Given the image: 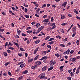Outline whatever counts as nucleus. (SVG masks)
<instances>
[{
  "mask_svg": "<svg viewBox=\"0 0 80 80\" xmlns=\"http://www.w3.org/2000/svg\"><path fill=\"white\" fill-rule=\"evenodd\" d=\"M50 67H52V66H53V65H55V63H56V62L55 61H53L52 60L50 61Z\"/></svg>",
  "mask_w": 80,
  "mask_h": 80,
  "instance_id": "1",
  "label": "nucleus"
},
{
  "mask_svg": "<svg viewBox=\"0 0 80 80\" xmlns=\"http://www.w3.org/2000/svg\"><path fill=\"white\" fill-rule=\"evenodd\" d=\"M38 77L40 78V79H43V78H45V77L44 75H43V74H40Z\"/></svg>",
  "mask_w": 80,
  "mask_h": 80,
  "instance_id": "2",
  "label": "nucleus"
},
{
  "mask_svg": "<svg viewBox=\"0 0 80 80\" xmlns=\"http://www.w3.org/2000/svg\"><path fill=\"white\" fill-rule=\"evenodd\" d=\"M41 63H42V62L38 61H37L35 63V65H40L41 64Z\"/></svg>",
  "mask_w": 80,
  "mask_h": 80,
  "instance_id": "3",
  "label": "nucleus"
},
{
  "mask_svg": "<svg viewBox=\"0 0 80 80\" xmlns=\"http://www.w3.org/2000/svg\"><path fill=\"white\" fill-rule=\"evenodd\" d=\"M43 28H44V27L43 26H41L38 29V31L39 32H40L41 30H42V29H43Z\"/></svg>",
  "mask_w": 80,
  "mask_h": 80,
  "instance_id": "4",
  "label": "nucleus"
},
{
  "mask_svg": "<svg viewBox=\"0 0 80 80\" xmlns=\"http://www.w3.org/2000/svg\"><path fill=\"white\" fill-rule=\"evenodd\" d=\"M47 66H45L43 67L42 69V71L44 72V71L46 70H47Z\"/></svg>",
  "mask_w": 80,
  "mask_h": 80,
  "instance_id": "5",
  "label": "nucleus"
},
{
  "mask_svg": "<svg viewBox=\"0 0 80 80\" xmlns=\"http://www.w3.org/2000/svg\"><path fill=\"white\" fill-rule=\"evenodd\" d=\"M48 20H49L48 19H46L44 20L43 21V22H44V23H47V22H48Z\"/></svg>",
  "mask_w": 80,
  "mask_h": 80,
  "instance_id": "6",
  "label": "nucleus"
},
{
  "mask_svg": "<svg viewBox=\"0 0 80 80\" xmlns=\"http://www.w3.org/2000/svg\"><path fill=\"white\" fill-rule=\"evenodd\" d=\"M17 32H18V35H20V33L21 32V31L20 30L18 29H17Z\"/></svg>",
  "mask_w": 80,
  "mask_h": 80,
  "instance_id": "7",
  "label": "nucleus"
},
{
  "mask_svg": "<svg viewBox=\"0 0 80 80\" xmlns=\"http://www.w3.org/2000/svg\"><path fill=\"white\" fill-rule=\"evenodd\" d=\"M47 58H48V57L47 56L46 57V56H44L43 57H42L41 59V60H43L44 59H47Z\"/></svg>",
  "mask_w": 80,
  "mask_h": 80,
  "instance_id": "8",
  "label": "nucleus"
},
{
  "mask_svg": "<svg viewBox=\"0 0 80 80\" xmlns=\"http://www.w3.org/2000/svg\"><path fill=\"white\" fill-rule=\"evenodd\" d=\"M33 60V58H31L29 59L28 61V63H30V62H32Z\"/></svg>",
  "mask_w": 80,
  "mask_h": 80,
  "instance_id": "9",
  "label": "nucleus"
},
{
  "mask_svg": "<svg viewBox=\"0 0 80 80\" xmlns=\"http://www.w3.org/2000/svg\"><path fill=\"white\" fill-rule=\"evenodd\" d=\"M38 47L34 51V54H35L36 53H37L38 51Z\"/></svg>",
  "mask_w": 80,
  "mask_h": 80,
  "instance_id": "10",
  "label": "nucleus"
},
{
  "mask_svg": "<svg viewBox=\"0 0 80 80\" xmlns=\"http://www.w3.org/2000/svg\"><path fill=\"white\" fill-rule=\"evenodd\" d=\"M20 67L21 68H23L24 67H25V64L24 63L23 64L21 65Z\"/></svg>",
  "mask_w": 80,
  "mask_h": 80,
  "instance_id": "11",
  "label": "nucleus"
},
{
  "mask_svg": "<svg viewBox=\"0 0 80 80\" xmlns=\"http://www.w3.org/2000/svg\"><path fill=\"white\" fill-rule=\"evenodd\" d=\"M37 65H36L34 66L31 67V69H34V68H36L37 67Z\"/></svg>",
  "mask_w": 80,
  "mask_h": 80,
  "instance_id": "12",
  "label": "nucleus"
},
{
  "mask_svg": "<svg viewBox=\"0 0 80 80\" xmlns=\"http://www.w3.org/2000/svg\"><path fill=\"white\" fill-rule=\"evenodd\" d=\"M72 31L74 32H75V31H76V27H74L72 29Z\"/></svg>",
  "mask_w": 80,
  "mask_h": 80,
  "instance_id": "13",
  "label": "nucleus"
},
{
  "mask_svg": "<svg viewBox=\"0 0 80 80\" xmlns=\"http://www.w3.org/2000/svg\"><path fill=\"white\" fill-rule=\"evenodd\" d=\"M40 40H38L36 41H35V43L36 44H37L38 43H39V42H40Z\"/></svg>",
  "mask_w": 80,
  "mask_h": 80,
  "instance_id": "14",
  "label": "nucleus"
},
{
  "mask_svg": "<svg viewBox=\"0 0 80 80\" xmlns=\"http://www.w3.org/2000/svg\"><path fill=\"white\" fill-rule=\"evenodd\" d=\"M28 73V71L25 70L22 72V74H26V73Z\"/></svg>",
  "mask_w": 80,
  "mask_h": 80,
  "instance_id": "15",
  "label": "nucleus"
},
{
  "mask_svg": "<svg viewBox=\"0 0 80 80\" xmlns=\"http://www.w3.org/2000/svg\"><path fill=\"white\" fill-rule=\"evenodd\" d=\"M67 2H65L62 5V6H63L64 7H65V6H66V5H67Z\"/></svg>",
  "mask_w": 80,
  "mask_h": 80,
  "instance_id": "16",
  "label": "nucleus"
},
{
  "mask_svg": "<svg viewBox=\"0 0 80 80\" xmlns=\"http://www.w3.org/2000/svg\"><path fill=\"white\" fill-rule=\"evenodd\" d=\"M3 54L4 55L5 57H6V56H7V52H4Z\"/></svg>",
  "mask_w": 80,
  "mask_h": 80,
  "instance_id": "17",
  "label": "nucleus"
},
{
  "mask_svg": "<svg viewBox=\"0 0 80 80\" xmlns=\"http://www.w3.org/2000/svg\"><path fill=\"white\" fill-rule=\"evenodd\" d=\"M39 56L38 55H37L36 57L34 58V60H37V58H38Z\"/></svg>",
  "mask_w": 80,
  "mask_h": 80,
  "instance_id": "18",
  "label": "nucleus"
},
{
  "mask_svg": "<svg viewBox=\"0 0 80 80\" xmlns=\"http://www.w3.org/2000/svg\"><path fill=\"white\" fill-rule=\"evenodd\" d=\"M54 39L53 38H51L49 40H48V41L49 42H50V41H52V40H54Z\"/></svg>",
  "mask_w": 80,
  "mask_h": 80,
  "instance_id": "19",
  "label": "nucleus"
},
{
  "mask_svg": "<svg viewBox=\"0 0 80 80\" xmlns=\"http://www.w3.org/2000/svg\"><path fill=\"white\" fill-rule=\"evenodd\" d=\"M20 50L22 51V52H25V50L23 49V48H20Z\"/></svg>",
  "mask_w": 80,
  "mask_h": 80,
  "instance_id": "20",
  "label": "nucleus"
},
{
  "mask_svg": "<svg viewBox=\"0 0 80 80\" xmlns=\"http://www.w3.org/2000/svg\"><path fill=\"white\" fill-rule=\"evenodd\" d=\"M67 24V23H64L61 24V25H62V26H64L65 25H66Z\"/></svg>",
  "mask_w": 80,
  "mask_h": 80,
  "instance_id": "21",
  "label": "nucleus"
},
{
  "mask_svg": "<svg viewBox=\"0 0 80 80\" xmlns=\"http://www.w3.org/2000/svg\"><path fill=\"white\" fill-rule=\"evenodd\" d=\"M49 38H50V36H48L46 38L45 40H48V39H49Z\"/></svg>",
  "mask_w": 80,
  "mask_h": 80,
  "instance_id": "22",
  "label": "nucleus"
},
{
  "mask_svg": "<svg viewBox=\"0 0 80 80\" xmlns=\"http://www.w3.org/2000/svg\"><path fill=\"white\" fill-rule=\"evenodd\" d=\"M53 68V67L50 68L48 69V71H49V70H52Z\"/></svg>",
  "mask_w": 80,
  "mask_h": 80,
  "instance_id": "23",
  "label": "nucleus"
},
{
  "mask_svg": "<svg viewBox=\"0 0 80 80\" xmlns=\"http://www.w3.org/2000/svg\"><path fill=\"white\" fill-rule=\"evenodd\" d=\"M56 38H59V39H60L62 38V37L60 36H59V35L56 36Z\"/></svg>",
  "mask_w": 80,
  "mask_h": 80,
  "instance_id": "24",
  "label": "nucleus"
},
{
  "mask_svg": "<svg viewBox=\"0 0 80 80\" xmlns=\"http://www.w3.org/2000/svg\"><path fill=\"white\" fill-rule=\"evenodd\" d=\"M75 35H76V32H73V34L72 35V37H75Z\"/></svg>",
  "mask_w": 80,
  "mask_h": 80,
  "instance_id": "25",
  "label": "nucleus"
},
{
  "mask_svg": "<svg viewBox=\"0 0 80 80\" xmlns=\"http://www.w3.org/2000/svg\"><path fill=\"white\" fill-rule=\"evenodd\" d=\"M43 62L44 63H48V62L47 61V60L45 59L43 61Z\"/></svg>",
  "mask_w": 80,
  "mask_h": 80,
  "instance_id": "26",
  "label": "nucleus"
},
{
  "mask_svg": "<svg viewBox=\"0 0 80 80\" xmlns=\"http://www.w3.org/2000/svg\"><path fill=\"white\" fill-rule=\"evenodd\" d=\"M27 33H32V30H31L30 31L29 30H28L27 32Z\"/></svg>",
  "mask_w": 80,
  "mask_h": 80,
  "instance_id": "27",
  "label": "nucleus"
},
{
  "mask_svg": "<svg viewBox=\"0 0 80 80\" xmlns=\"http://www.w3.org/2000/svg\"><path fill=\"white\" fill-rule=\"evenodd\" d=\"M8 49L12 50H14V48H13V47H9Z\"/></svg>",
  "mask_w": 80,
  "mask_h": 80,
  "instance_id": "28",
  "label": "nucleus"
},
{
  "mask_svg": "<svg viewBox=\"0 0 80 80\" xmlns=\"http://www.w3.org/2000/svg\"><path fill=\"white\" fill-rule=\"evenodd\" d=\"M74 11L75 13H77V14H78V12L77 11V10H76V9H74Z\"/></svg>",
  "mask_w": 80,
  "mask_h": 80,
  "instance_id": "29",
  "label": "nucleus"
},
{
  "mask_svg": "<svg viewBox=\"0 0 80 80\" xmlns=\"http://www.w3.org/2000/svg\"><path fill=\"white\" fill-rule=\"evenodd\" d=\"M55 56H56V57H60V54H58V53H57L56 54H55Z\"/></svg>",
  "mask_w": 80,
  "mask_h": 80,
  "instance_id": "30",
  "label": "nucleus"
},
{
  "mask_svg": "<svg viewBox=\"0 0 80 80\" xmlns=\"http://www.w3.org/2000/svg\"><path fill=\"white\" fill-rule=\"evenodd\" d=\"M40 23H37L36 25V27H39V26H40Z\"/></svg>",
  "mask_w": 80,
  "mask_h": 80,
  "instance_id": "31",
  "label": "nucleus"
},
{
  "mask_svg": "<svg viewBox=\"0 0 80 80\" xmlns=\"http://www.w3.org/2000/svg\"><path fill=\"white\" fill-rule=\"evenodd\" d=\"M39 11H40V8H38V9L36 11V12L37 13H38V12H39Z\"/></svg>",
  "mask_w": 80,
  "mask_h": 80,
  "instance_id": "32",
  "label": "nucleus"
},
{
  "mask_svg": "<svg viewBox=\"0 0 80 80\" xmlns=\"http://www.w3.org/2000/svg\"><path fill=\"white\" fill-rule=\"evenodd\" d=\"M8 64H10V62H7L5 64V66H7Z\"/></svg>",
  "mask_w": 80,
  "mask_h": 80,
  "instance_id": "33",
  "label": "nucleus"
},
{
  "mask_svg": "<svg viewBox=\"0 0 80 80\" xmlns=\"http://www.w3.org/2000/svg\"><path fill=\"white\" fill-rule=\"evenodd\" d=\"M76 60V58H72V62H74Z\"/></svg>",
  "mask_w": 80,
  "mask_h": 80,
  "instance_id": "34",
  "label": "nucleus"
},
{
  "mask_svg": "<svg viewBox=\"0 0 80 80\" xmlns=\"http://www.w3.org/2000/svg\"><path fill=\"white\" fill-rule=\"evenodd\" d=\"M46 4H44L42 6V8H44V7H46Z\"/></svg>",
  "mask_w": 80,
  "mask_h": 80,
  "instance_id": "35",
  "label": "nucleus"
},
{
  "mask_svg": "<svg viewBox=\"0 0 80 80\" xmlns=\"http://www.w3.org/2000/svg\"><path fill=\"white\" fill-rule=\"evenodd\" d=\"M14 45H15L16 46H18V43L17 42H14Z\"/></svg>",
  "mask_w": 80,
  "mask_h": 80,
  "instance_id": "36",
  "label": "nucleus"
},
{
  "mask_svg": "<svg viewBox=\"0 0 80 80\" xmlns=\"http://www.w3.org/2000/svg\"><path fill=\"white\" fill-rule=\"evenodd\" d=\"M65 18V16L63 15L61 16V19H64Z\"/></svg>",
  "mask_w": 80,
  "mask_h": 80,
  "instance_id": "37",
  "label": "nucleus"
},
{
  "mask_svg": "<svg viewBox=\"0 0 80 80\" xmlns=\"http://www.w3.org/2000/svg\"><path fill=\"white\" fill-rule=\"evenodd\" d=\"M54 43V42L53 41H51L49 42V43L50 45H52V44H53Z\"/></svg>",
  "mask_w": 80,
  "mask_h": 80,
  "instance_id": "38",
  "label": "nucleus"
},
{
  "mask_svg": "<svg viewBox=\"0 0 80 80\" xmlns=\"http://www.w3.org/2000/svg\"><path fill=\"white\" fill-rule=\"evenodd\" d=\"M61 47H65V46L63 44H60Z\"/></svg>",
  "mask_w": 80,
  "mask_h": 80,
  "instance_id": "39",
  "label": "nucleus"
},
{
  "mask_svg": "<svg viewBox=\"0 0 80 80\" xmlns=\"http://www.w3.org/2000/svg\"><path fill=\"white\" fill-rule=\"evenodd\" d=\"M70 50L68 49L67 50V52H68V54H69V53H70Z\"/></svg>",
  "mask_w": 80,
  "mask_h": 80,
  "instance_id": "40",
  "label": "nucleus"
},
{
  "mask_svg": "<svg viewBox=\"0 0 80 80\" xmlns=\"http://www.w3.org/2000/svg\"><path fill=\"white\" fill-rule=\"evenodd\" d=\"M79 69H77V71H76V73L77 74H78V73H79Z\"/></svg>",
  "mask_w": 80,
  "mask_h": 80,
  "instance_id": "41",
  "label": "nucleus"
},
{
  "mask_svg": "<svg viewBox=\"0 0 80 80\" xmlns=\"http://www.w3.org/2000/svg\"><path fill=\"white\" fill-rule=\"evenodd\" d=\"M24 17H26V18H29V16L25 15Z\"/></svg>",
  "mask_w": 80,
  "mask_h": 80,
  "instance_id": "42",
  "label": "nucleus"
},
{
  "mask_svg": "<svg viewBox=\"0 0 80 80\" xmlns=\"http://www.w3.org/2000/svg\"><path fill=\"white\" fill-rule=\"evenodd\" d=\"M42 54H43V55H45V54H46V51H43L42 52Z\"/></svg>",
  "mask_w": 80,
  "mask_h": 80,
  "instance_id": "43",
  "label": "nucleus"
},
{
  "mask_svg": "<svg viewBox=\"0 0 80 80\" xmlns=\"http://www.w3.org/2000/svg\"><path fill=\"white\" fill-rule=\"evenodd\" d=\"M55 27H56V26L55 25H54L52 27V28H51V30H52V29L55 28Z\"/></svg>",
  "mask_w": 80,
  "mask_h": 80,
  "instance_id": "44",
  "label": "nucleus"
},
{
  "mask_svg": "<svg viewBox=\"0 0 80 80\" xmlns=\"http://www.w3.org/2000/svg\"><path fill=\"white\" fill-rule=\"evenodd\" d=\"M7 52L8 53H11V51L9 49L7 50Z\"/></svg>",
  "mask_w": 80,
  "mask_h": 80,
  "instance_id": "45",
  "label": "nucleus"
},
{
  "mask_svg": "<svg viewBox=\"0 0 80 80\" xmlns=\"http://www.w3.org/2000/svg\"><path fill=\"white\" fill-rule=\"evenodd\" d=\"M18 55L19 57H22V53H18Z\"/></svg>",
  "mask_w": 80,
  "mask_h": 80,
  "instance_id": "46",
  "label": "nucleus"
},
{
  "mask_svg": "<svg viewBox=\"0 0 80 80\" xmlns=\"http://www.w3.org/2000/svg\"><path fill=\"white\" fill-rule=\"evenodd\" d=\"M70 74L71 75V77H73V76H74V74H73V72H71L70 73Z\"/></svg>",
  "mask_w": 80,
  "mask_h": 80,
  "instance_id": "47",
  "label": "nucleus"
},
{
  "mask_svg": "<svg viewBox=\"0 0 80 80\" xmlns=\"http://www.w3.org/2000/svg\"><path fill=\"white\" fill-rule=\"evenodd\" d=\"M22 77L21 76L19 77L18 78V80H22Z\"/></svg>",
  "mask_w": 80,
  "mask_h": 80,
  "instance_id": "48",
  "label": "nucleus"
},
{
  "mask_svg": "<svg viewBox=\"0 0 80 80\" xmlns=\"http://www.w3.org/2000/svg\"><path fill=\"white\" fill-rule=\"evenodd\" d=\"M15 37L16 38H19V36L17 35H16L15 36Z\"/></svg>",
  "mask_w": 80,
  "mask_h": 80,
  "instance_id": "49",
  "label": "nucleus"
},
{
  "mask_svg": "<svg viewBox=\"0 0 80 80\" xmlns=\"http://www.w3.org/2000/svg\"><path fill=\"white\" fill-rule=\"evenodd\" d=\"M48 17V16L47 15H44L43 16V18H46V17Z\"/></svg>",
  "mask_w": 80,
  "mask_h": 80,
  "instance_id": "50",
  "label": "nucleus"
},
{
  "mask_svg": "<svg viewBox=\"0 0 80 80\" xmlns=\"http://www.w3.org/2000/svg\"><path fill=\"white\" fill-rule=\"evenodd\" d=\"M22 36H27V34L22 33Z\"/></svg>",
  "mask_w": 80,
  "mask_h": 80,
  "instance_id": "51",
  "label": "nucleus"
},
{
  "mask_svg": "<svg viewBox=\"0 0 80 80\" xmlns=\"http://www.w3.org/2000/svg\"><path fill=\"white\" fill-rule=\"evenodd\" d=\"M47 47H48V48H50V49H51V46H50V45H48Z\"/></svg>",
  "mask_w": 80,
  "mask_h": 80,
  "instance_id": "52",
  "label": "nucleus"
},
{
  "mask_svg": "<svg viewBox=\"0 0 80 80\" xmlns=\"http://www.w3.org/2000/svg\"><path fill=\"white\" fill-rule=\"evenodd\" d=\"M68 80H71V77H68Z\"/></svg>",
  "mask_w": 80,
  "mask_h": 80,
  "instance_id": "53",
  "label": "nucleus"
},
{
  "mask_svg": "<svg viewBox=\"0 0 80 80\" xmlns=\"http://www.w3.org/2000/svg\"><path fill=\"white\" fill-rule=\"evenodd\" d=\"M38 37H36V36H34L33 37V40H35V39H36V38H37Z\"/></svg>",
  "mask_w": 80,
  "mask_h": 80,
  "instance_id": "54",
  "label": "nucleus"
},
{
  "mask_svg": "<svg viewBox=\"0 0 80 80\" xmlns=\"http://www.w3.org/2000/svg\"><path fill=\"white\" fill-rule=\"evenodd\" d=\"M63 41H64V42H67V38H66L64 39Z\"/></svg>",
  "mask_w": 80,
  "mask_h": 80,
  "instance_id": "55",
  "label": "nucleus"
},
{
  "mask_svg": "<svg viewBox=\"0 0 80 80\" xmlns=\"http://www.w3.org/2000/svg\"><path fill=\"white\" fill-rule=\"evenodd\" d=\"M24 10L25 12H27L28 11V9L27 8H25Z\"/></svg>",
  "mask_w": 80,
  "mask_h": 80,
  "instance_id": "56",
  "label": "nucleus"
},
{
  "mask_svg": "<svg viewBox=\"0 0 80 80\" xmlns=\"http://www.w3.org/2000/svg\"><path fill=\"white\" fill-rule=\"evenodd\" d=\"M3 75L4 76H6L7 75V72H5L3 74Z\"/></svg>",
  "mask_w": 80,
  "mask_h": 80,
  "instance_id": "57",
  "label": "nucleus"
},
{
  "mask_svg": "<svg viewBox=\"0 0 80 80\" xmlns=\"http://www.w3.org/2000/svg\"><path fill=\"white\" fill-rule=\"evenodd\" d=\"M4 31V29H0V32H3Z\"/></svg>",
  "mask_w": 80,
  "mask_h": 80,
  "instance_id": "58",
  "label": "nucleus"
},
{
  "mask_svg": "<svg viewBox=\"0 0 80 80\" xmlns=\"http://www.w3.org/2000/svg\"><path fill=\"white\" fill-rule=\"evenodd\" d=\"M25 55L26 58H27V56H28V54H27V53H25Z\"/></svg>",
  "mask_w": 80,
  "mask_h": 80,
  "instance_id": "59",
  "label": "nucleus"
},
{
  "mask_svg": "<svg viewBox=\"0 0 80 80\" xmlns=\"http://www.w3.org/2000/svg\"><path fill=\"white\" fill-rule=\"evenodd\" d=\"M8 74L9 75H10V76H12V74L11 73V72H8Z\"/></svg>",
  "mask_w": 80,
  "mask_h": 80,
  "instance_id": "60",
  "label": "nucleus"
},
{
  "mask_svg": "<svg viewBox=\"0 0 80 80\" xmlns=\"http://www.w3.org/2000/svg\"><path fill=\"white\" fill-rule=\"evenodd\" d=\"M44 45H45V43H43V44H42L41 46V47H43V46H44Z\"/></svg>",
  "mask_w": 80,
  "mask_h": 80,
  "instance_id": "61",
  "label": "nucleus"
},
{
  "mask_svg": "<svg viewBox=\"0 0 80 80\" xmlns=\"http://www.w3.org/2000/svg\"><path fill=\"white\" fill-rule=\"evenodd\" d=\"M53 20V17H52V18H51V22H52Z\"/></svg>",
  "mask_w": 80,
  "mask_h": 80,
  "instance_id": "62",
  "label": "nucleus"
},
{
  "mask_svg": "<svg viewBox=\"0 0 80 80\" xmlns=\"http://www.w3.org/2000/svg\"><path fill=\"white\" fill-rule=\"evenodd\" d=\"M35 16L37 17H39V16L37 14H35Z\"/></svg>",
  "mask_w": 80,
  "mask_h": 80,
  "instance_id": "63",
  "label": "nucleus"
},
{
  "mask_svg": "<svg viewBox=\"0 0 80 80\" xmlns=\"http://www.w3.org/2000/svg\"><path fill=\"white\" fill-rule=\"evenodd\" d=\"M9 80H15L14 78H11Z\"/></svg>",
  "mask_w": 80,
  "mask_h": 80,
  "instance_id": "64",
  "label": "nucleus"
}]
</instances>
